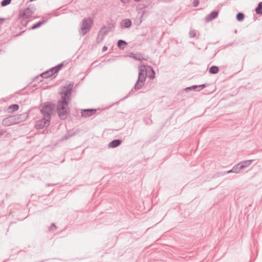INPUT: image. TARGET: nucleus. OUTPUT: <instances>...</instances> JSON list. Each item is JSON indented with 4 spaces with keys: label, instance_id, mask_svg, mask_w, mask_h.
<instances>
[{
    "label": "nucleus",
    "instance_id": "nucleus-1",
    "mask_svg": "<svg viewBox=\"0 0 262 262\" xmlns=\"http://www.w3.org/2000/svg\"><path fill=\"white\" fill-rule=\"evenodd\" d=\"M148 69L151 72L147 75V69L145 66H141L139 67V73L138 79L135 83L134 88L129 92L126 97H124L123 99L126 98L128 96L132 95L135 91H138L141 89L145 83V80L147 77L150 80H152L155 78L156 73L154 69L151 66L148 67Z\"/></svg>",
    "mask_w": 262,
    "mask_h": 262
},
{
    "label": "nucleus",
    "instance_id": "nucleus-2",
    "mask_svg": "<svg viewBox=\"0 0 262 262\" xmlns=\"http://www.w3.org/2000/svg\"><path fill=\"white\" fill-rule=\"evenodd\" d=\"M71 101L65 100L64 98L60 99L56 105L55 109L58 117L61 120H65L70 114L71 109L69 104Z\"/></svg>",
    "mask_w": 262,
    "mask_h": 262
},
{
    "label": "nucleus",
    "instance_id": "nucleus-3",
    "mask_svg": "<svg viewBox=\"0 0 262 262\" xmlns=\"http://www.w3.org/2000/svg\"><path fill=\"white\" fill-rule=\"evenodd\" d=\"M56 105L52 102H46L41 105L40 111L44 117L51 118L55 110Z\"/></svg>",
    "mask_w": 262,
    "mask_h": 262
},
{
    "label": "nucleus",
    "instance_id": "nucleus-4",
    "mask_svg": "<svg viewBox=\"0 0 262 262\" xmlns=\"http://www.w3.org/2000/svg\"><path fill=\"white\" fill-rule=\"evenodd\" d=\"M74 83L71 81L68 84L65 85L61 88V91L59 92L61 96L60 99L64 98L65 100L71 101L72 91Z\"/></svg>",
    "mask_w": 262,
    "mask_h": 262
},
{
    "label": "nucleus",
    "instance_id": "nucleus-5",
    "mask_svg": "<svg viewBox=\"0 0 262 262\" xmlns=\"http://www.w3.org/2000/svg\"><path fill=\"white\" fill-rule=\"evenodd\" d=\"M93 24V19L91 17L84 18L82 19L79 33L81 36L85 35L91 29Z\"/></svg>",
    "mask_w": 262,
    "mask_h": 262
},
{
    "label": "nucleus",
    "instance_id": "nucleus-6",
    "mask_svg": "<svg viewBox=\"0 0 262 262\" xmlns=\"http://www.w3.org/2000/svg\"><path fill=\"white\" fill-rule=\"evenodd\" d=\"M51 119L49 118L44 117L36 122V127L37 129H42L45 127H48L50 123Z\"/></svg>",
    "mask_w": 262,
    "mask_h": 262
},
{
    "label": "nucleus",
    "instance_id": "nucleus-7",
    "mask_svg": "<svg viewBox=\"0 0 262 262\" xmlns=\"http://www.w3.org/2000/svg\"><path fill=\"white\" fill-rule=\"evenodd\" d=\"M206 84H202L200 85H193L192 86L186 87V88L183 89L181 93H184V92H188L190 91L199 92L201 90L205 88L206 87Z\"/></svg>",
    "mask_w": 262,
    "mask_h": 262
},
{
    "label": "nucleus",
    "instance_id": "nucleus-8",
    "mask_svg": "<svg viewBox=\"0 0 262 262\" xmlns=\"http://www.w3.org/2000/svg\"><path fill=\"white\" fill-rule=\"evenodd\" d=\"M96 109L95 108H86L82 109L81 110V115L82 117H89L93 115L96 113Z\"/></svg>",
    "mask_w": 262,
    "mask_h": 262
},
{
    "label": "nucleus",
    "instance_id": "nucleus-9",
    "mask_svg": "<svg viewBox=\"0 0 262 262\" xmlns=\"http://www.w3.org/2000/svg\"><path fill=\"white\" fill-rule=\"evenodd\" d=\"M13 116L16 123L17 122H22L26 120L29 117V114L27 112H26L20 114L13 115Z\"/></svg>",
    "mask_w": 262,
    "mask_h": 262
},
{
    "label": "nucleus",
    "instance_id": "nucleus-10",
    "mask_svg": "<svg viewBox=\"0 0 262 262\" xmlns=\"http://www.w3.org/2000/svg\"><path fill=\"white\" fill-rule=\"evenodd\" d=\"M219 12V10H214L211 11L209 14L205 16V19L206 21L209 22L215 19L218 16Z\"/></svg>",
    "mask_w": 262,
    "mask_h": 262
},
{
    "label": "nucleus",
    "instance_id": "nucleus-11",
    "mask_svg": "<svg viewBox=\"0 0 262 262\" xmlns=\"http://www.w3.org/2000/svg\"><path fill=\"white\" fill-rule=\"evenodd\" d=\"M115 28V23L109 22L107 23V29L103 32V35L101 40L103 39L104 37L109 32L113 31Z\"/></svg>",
    "mask_w": 262,
    "mask_h": 262
},
{
    "label": "nucleus",
    "instance_id": "nucleus-12",
    "mask_svg": "<svg viewBox=\"0 0 262 262\" xmlns=\"http://www.w3.org/2000/svg\"><path fill=\"white\" fill-rule=\"evenodd\" d=\"M15 123V122L13 116H10L4 119L3 121V124L6 126H8Z\"/></svg>",
    "mask_w": 262,
    "mask_h": 262
},
{
    "label": "nucleus",
    "instance_id": "nucleus-13",
    "mask_svg": "<svg viewBox=\"0 0 262 262\" xmlns=\"http://www.w3.org/2000/svg\"><path fill=\"white\" fill-rule=\"evenodd\" d=\"M122 142V141L121 139H114L108 143L107 146L110 148H114L120 145Z\"/></svg>",
    "mask_w": 262,
    "mask_h": 262
},
{
    "label": "nucleus",
    "instance_id": "nucleus-14",
    "mask_svg": "<svg viewBox=\"0 0 262 262\" xmlns=\"http://www.w3.org/2000/svg\"><path fill=\"white\" fill-rule=\"evenodd\" d=\"M33 14L29 10V8H26L23 12H20L19 16L21 18L28 19Z\"/></svg>",
    "mask_w": 262,
    "mask_h": 262
},
{
    "label": "nucleus",
    "instance_id": "nucleus-15",
    "mask_svg": "<svg viewBox=\"0 0 262 262\" xmlns=\"http://www.w3.org/2000/svg\"><path fill=\"white\" fill-rule=\"evenodd\" d=\"M132 21L130 19L125 18L121 20L120 27L122 28H129L132 26Z\"/></svg>",
    "mask_w": 262,
    "mask_h": 262
},
{
    "label": "nucleus",
    "instance_id": "nucleus-16",
    "mask_svg": "<svg viewBox=\"0 0 262 262\" xmlns=\"http://www.w3.org/2000/svg\"><path fill=\"white\" fill-rule=\"evenodd\" d=\"M48 21V18L43 19L35 24H33L30 28V30H35L40 27L42 25L46 24Z\"/></svg>",
    "mask_w": 262,
    "mask_h": 262
},
{
    "label": "nucleus",
    "instance_id": "nucleus-17",
    "mask_svg": "<svg viewBox=\"0 0 262 262\" xmlns=\"http://www.w3.org/2000/svg\"><path fill=\"white\" fill-rule=\"evenodd\" d=\"M129 56L136 60L141 61L142 60H146L142 57V54L140 53H134L131 52L129 53Z\"/></svg>",
    "mask_w": 262,
    "mask_h": 262
},
{
    "label": "nucleus",
    "instance_id": "nucleus-18",
    "mask_svg": "<svg viewBox=\"0 0 262 262\" xmlns=\"http://www.w3.org/2000/svg\"><path fill=\"white\" fill-rule=\"evenodd\" d=\"M253 161H254V160H244L243 161H241L239 162L241 167H242V168L243 170L247 167L250 165Z\"/></svg>",
    "mask_w": 262,
    "mask_h": 262
},
{
    "label": "nucleus",
    "instance_id": "nucleus-19",
    "mask_svg": "<svg viewBox=\"0 0 262 262\" xmlns=\"http://www.w3.org/2000/svg\"><path fill=\"white\" fill-rule=\"evenodd\" d=\"M127 45V42L122 39H119L117 42V46L120 49H124L125 47Z\"/></svg>",
    "mask_w": 262,
    "mask_h": 262
},
{
    "label": "nucleus",
    "instance_id": "nucleus-20",
    "mask_svg": "<svg viewBox=\"0 0 262 262\" xmlns=\"http://www.w3.org/2000/svg\"><path fill=\"white\" fill-rule=\"evenodd\" d=\"M219 71V68L217 66H212L209 69V72L211 74H217Z\"/></svg>",
    "mask_w": 262,
    "mask_h": 262
},
{
    "label": "nucleus",
    "instance_id": "nucleus-21",
    "mask_svg": "<svg viewBox=\"0 0 262 262\" xmlns=\"http://www.w3.org/2000/svg\"><path fill=\"white\" fill-rule=\"evenodd\" d=\"M255 10L257 14L262 15V2L258 3Z\"/></svg>",
    "mask_w": 262,
    "mask_h": 262
},
{
    "label": "nucleus",
    "instance_id": "nucleus-22",
    "mask_svg": "<svg viewBox=\"0 0 262 262\" xmlns=\"http://www.w3.org/2000/svg\"><path fill=\"white\" fill-rule=\"evenodd\" d=\"M51 71H50V69H49V70H47V71L42 73L40 74V76L43 78L46 79V78H49V77L53 76V75H51Z\"/></svg>",
    "mask_w": 262,
    "mask_h": 262
},
{
    "label": "nucleus",
    "instance_id": "nucleus-23",
    "mask_svg": "<svg viewBox=\"0 0 262 262\" xmlns=\"http://www.w3.org/2000/svg\"><path fill=\"white\" fill-rule=\"evenodd\" d=\"M233 170H234V173H238L241 172L242 170H243V169L241 167L240 163H238L236 165H234L233 167Z\"/></svg>",
    "mask_w": 262,
    "mask_h": 262
},
{
    "label": "nucleus",
    "instance_id": "nucleus-24",
    "mask_svg": "<svg viewBox=\"0 0 262 262\" xmlns=\"http://www.w3.org/2000/svg\"><path fill=\"white\" fill-rule=\"evenodd\" d=\"M245 15L242 12H238L236 15V19L239 21H242L244 19Z\"/></svg>",
    "mask_w": 262,
    "mask_h": 262
},
{
    "label": "nucleus",
    "instance_id": "nucleus-25",
    "mask_svg": "<svg viewBox=\"0 0 262 262\" xmlns=\"http://www.w3.org/2000/svg\"><path fill=\"white\" fill-rule=\"evenodd\" d=\"M19 105L17 104H12L9 106L8 109L11 110L12 112L17 111L19 109Z\"/></svg>",
    "mask_w": 262,
    "mask_h": 262
},
{
    "label": "nucleus",
    "instance_id": "nucleus-26",
    "mask_svg": "<svg viewBox=\"0 0 262 262\" xmlns=\"http://www.w3.org/2000/svg\"><path fill=\"white\" fill-rule=\"evenodd\" d=\"M57 68V66H56L50 69V71H51V75H54V74H57L59 71V70H58V69Z\"/></svg>",
    "mask_w": 262,
    "mask_h": 262
},
{
    "label": "nucleus",
    "instance_id": "nucleus-27",
    "mask_svg": "<svg viewBox=\"0 0 262 262\" xmlns=\"http://www.w3.org/2000/svg\"><path fill=\"white\" fill-rule=\"evenodd\" d=\"M11 1L12 0H3L1 3V6L5 7L9 5L11 3Z\"/></svg>",
    "mask_w": 262,
    "mask_h": 262
},
{
    "label": "nucleus",
    "instance_id": "nucleus-28",
    "mask_svg": "<svg viewBox=\"0 0 262 262\" xmlns=\"http://www.w3.org/2000/svg\"><path fill=\"white\" fill-rule=\"evenodd\" d=\"M107 29V26H105V25H103L101 27V29L98 33V36H97V39H98L99 38V34L100 33H102L103 34V32L106 30Z\"/></svg>",
    "mask_w": 262,
    "mask_h": 262
},
{
    "label": "nucleus",
    "instance_id": "nucleus-29",
    "mask_svg": "<svg viewBox=\"0 0 262 262\" xmlns=\"http://www.w3.org/2000/svg\"><path fill=\"white\" fill-rule=\"evenodd\" d=\"M57 229V227L55 223H53L51 224L49 228V230L50 231H53Z\"/></svg>",
    "mask_w": 262,
    "mask_h": 262
},
{
    "label": "nucleus",
    "instance_id": "nucleus-30",
    "mask_svg": "<svg viewBox=\"0 0 262 262\" xmlns=\"http://www.w3.org/2000/svg\"><path fill=\"white\" fill-rule=\"evenodd\" d=\"M27 8H29V10L33 14L36 10L35 7L31 5H30L28 7H27Z\"/></svg>",
    "mask_w": 262,
    "mask_h": 262
},
{
    "label": "nucleus",
    "instance_id": "nucleus-31",
    "mask_svg": "<svg viewBox=\"0 0 262 262\" xmlns=\"http://www.w3.org/2000/svg\"><path fill=\"white\" fill-rule=\"evenodd\" d=\"M200 4V0H194L192 3L193 7H197Z\"/></svg>",
    "mask_w": 262,
    "mask_h": 262
},
{
    "label": "nucleus",
    "instance_id": "nucleus-32",
    "mask_svg": "<svg viewBox=\"0 0 262 262\" xmlns=\"http://www.w3.org/2000/svg\"><path fill=\"white\" fill-rule=\"evenodd\" d=\"M189 34L190 37H194L196 36V33L194 30H190Z\"/></svg>",
    "mask_w": 262,
    "mask_h": 262
},
{
    "label": "nucleus",
    "instance_id": "nucleus-33",
    "mask_svg": "<svg viewBox=\"0 0 262 262\" xmlns=\"http://www.w3.org/2000/svg\"><path fill=\"white\" fill-rule=\"evenodd\" d=\"M64 62H62L61 63L57 64L56 66H57V69H58V70H60L61 69V68L64 66Z\"/></svg>",
    "mask_w": 262,
    "mask_h": 262
},
{
    "label": "nucleus",
    "instance_id": "nucleus-34",
    "mask_svg": "<svg viewBox=\"0 0 262 262\" xmlns=\"http://www.w3.org/2000/svg\"><path fill=\"white\" fill-rule=\"evenodd\" d=\"M71 136H72V135H70V136H67V135H65V136H64L62 137V141L67 140H68V139L69 138V137H71Z\"/></svg>",
    "mask_w": 262,
    "mask_h": 262
},
{
    "label": "nucleus",
    "instance_id": "nucleus-35",
    "mask_svg": "<svg viewBox=\"0 0 262 262\" xmlns=\"http://www.w3.org/2000/svg\"><path fill=\"white\" fill-rule=\"evenodd\" d=\"M231 172H233L234 173V170H233V168L232 169H231L230 170H228V171L225 172H224V174H225L226 173H231Z\"/></svg>",
    "mask_w": 262,
    "mask_h": 262
},
{
    "label": "nucleus",
    "instance_id": "nucleus-36",
    "mask_svg": "<svg viewBox=\"0 0 262 262\" xmlns=\"http://www.w3.org/2000/svg\"><path fill=\"white\" fill-rule=\"evenodd\" d=\"M107 50V47L106 46H104L103 47V48L102 49V51L103 52H104L106 51Z\"/></svg>",
    "mask_w": 262,
    "mask_h": 262
},
{
    "label": "nucleus",
    "instance_id": "nucleus-37",
    "mask_svg": "<svg viewBox=\"0 0 262 262\" xmlns=\"http://www.w3.org/2000/svg\"><path fill=\"white\" fill-rule=\"evenodd\" d=\"M123 4H126L129 2L130 0H120Z\"/></svg>",
    "mask_w": 262,
    "mask_h": 262
},
{
    "label": "nucleus",
    "instance_id": "nucleus-38",
    "mask_svg": "<svg viewBox=\"0 0 262 262\" xmlns=\"http://www.w3.org/2000/svg\"><path fill=\"white\" fill-rule=\"evenodd\" d=\"M5 20V18H3V17H1L0 18V25H2L3 23V22Z\"/></svg>",
    "mask_w": 262,
    "mask_h": 262
},
{
    "label": "nucleus",
    "instance_id": "nucleus-39",
    "mask_svg": "<svg viewBox=\"0 0 262 262\" xmlns=\"http://www.w3.org/2000/svg\"><path fill=\"white\" fill-rule=\"evenodd\" d=\"M54 185H55V184H50V183H48V184H46V186H54Z\"/></svg>",
    "mask_w": 262,
    "mask_h": 262
},
{
    "label": "nucleus",
    "instance_id": "nucleus-40",
    "mask_svg": "<svg viewBox=\"0 0 262 262\" xmlns=\"http://www.w3.org/2000/svg\"><path fill=\"white\" fill-rule=\"evenodd\" d=\"M233 42H231V43H229V44L228 45V46H232V45H233Z\"/></svg>",
    "mask_w": 262,
    "mask_h": 262
},
{
    "label": "nucleus",
    "instance_id": "nucleus-41",
    "mask_svg": "<svg viewBox=\"0 0 262 262\" xmlns=\"http://www.w3.org/2000/svg\"><path fill=\"white\" fill-rule=\"evenodd\" d=\"M134 1L136 2H139L141 1L142 0H134Z\"/></svg>",
    "mask_w": 262,
    "mask_h": 262
},
{
    "label": "nucleus",
    "instance_id": "nucleus-42",
    "mask_svg": "<svg viewBox=\"0 0 262 262\" xmlns=\"http://www.w3.org/2000/svg\"><path fill=\"white\" fill-rule=\"evenodd\" d=\"M142 19H140V22H139V23H141L142 22Z\"/></svg>",
    "mask_w": 262,
    "mask_h": 262
},
{
    "label": "nucleus",
    "instance_id": "nucleus-43",
    "mask_svg": "<svg viewBox=\"0 0 262 262\" xmlns=\"http://www.w3.org/2000/svg\"><path fill=\"white\" fill-rule=\"evenodd\" d=\"M2 135V133H0V137Z\"/></svg>",
    "mask_w": 262,
    "mask_h": 262
}]
</instances>
